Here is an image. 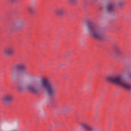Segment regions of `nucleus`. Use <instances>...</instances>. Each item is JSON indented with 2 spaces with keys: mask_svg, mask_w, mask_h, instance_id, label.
<instances>
[{
  "mask_svg": "<svg viewBox=\"0 0 131 131\" xmlns=\"http://www.w3.org/2000/svg\"><path fill=\"white\" fill-rule=\"evenodd\" d=\"M63 110H64V111H67V110H68V107H67V106H64L63 107Z\"/></svg>",
  "mask_w": 131,
  "mask_h": 131,
  "instance_id": "obj_15",
  "label": "nucleus"
},
{
  "mask_svg": "<svg viewBox=\"0 0 131 131\" xmlns=\"http://www.w3.org/2000/svg\"><path fill=\"white\" fill-rule=\"evenodd\" d=\"M64 11V8H58L55 10V14L57 16H63Z\"/></svg>",
  "mask_w": 131,
  "mask_h": 131,
  "instance_id": "obj_10",
  "label": "nucleus"
},
{
  "mask_svg": "<svg viewBox=\"0 0 131 131\" xmlns=\"http://www.w3.org/2000/svg\"><path fill=\"white\" fill-rule=\"evenodd\" d=\"M17 70H20L26 72L27 71V68L24 63H16L14 67L11 68V77L12 80H15V79L20 77V73L17 71Z\"/></svg>",
  "mask_w": 131,
  "mask_h": 131,
  "instance_id": "obj_4",
  "label": "nucleus"
},
{
  "mask_svg": "<svg viewBox=\"0 0 131 131\" xmlns=\"http://www.w3.org/2000/svg\"><path fill=\"white\" fill-rule=\"evenodd\" d=\"M127 76H128V77H131V74L129 73H127Z\"/></svg>",
  "mask_w": 131,
  "mask_h": 131,
  "instance_id": "obj_16",
  "label": "nucleus"
},
{
  "mask_svg": "<svg viewBox=\"0 0 131 131\" xmlns=\"http://www.w3.org/2000/svg\"><path fill=\"white\" fill-rule=\"evenodd\" d=\"M19 91H29L34 94L39 93L40 91L46 90V92L49 96L55 95L58 91L55 84L48 78H44L41 80H32L29 84L25 85L24 82H20L17 85Z\"/></svg>",
  "mask_w": 131,
  "mask_h": 131,
  "instance_id": "obj_1",
  "label": "nucleus"
},
{
  "mask_svg": "<svg viewBox=\"0 0 131 131\" xmlns=\"http://www.w3.org/2000/svg\"><path fill=\"white\" fill-rule=\"evenodd\" d=\"M1 101L4 105L8 106L13 101V95L11 93H7L2 97Z\"/></svg>",
  "mask_w": 131,
  "mask_h": 131,
  "instance_id": "obj_6",
  "label": "nucleus"
},
{
  "mask_svg": "<svg viewBox=\"0 0 131 131\" xmlns=\"http://www.w3.org/2000/svg\"><path fill=\"white\" fill-rule=\"evenodd\" d=\"M107 80H108V81H110L112 83H114V84L122 86V88L126 91H131L130 83L122 80V78L120 75L108 77L107 78Z\"/></svg>",
  "mask_w": 131,
  "mask_h": 131,
  "instance_id": "obj_2",
  "label": "nucleus"
},
{
  "mask_svg": "<svg viewBox=\"0 0 131 131\" xmlns=\"http://www.w3.org/2000/svg\"><path fill=\"white\" fill-rule=\"evenodd\" d=\"M122 54V51H121V48L120 47H117L116 48V55L117 57H119L120 55Z\"/></svg>",
  "mask_w": 131,
  "mask_h": 131,
  "instance_id": "obj_11",
  "label": "nucleus"
},
{
  "mask_svg": "<svg viewBox=\"0 0 131 131\" xmlns=\"http://www.w3.org/2000/svg\"><path fill=\"white\" fill-rule=\"evenodd\" d=\"M10 3H15V2H17V0H9Z\"/></svg>",
  "mask_w": 131,
  "mask_h": 131,
  "instance_id": "obj_14",
  "label": "nucleus"
},
{
  "mask_svg": "<svg viewBox=\"0 0 131 131\" xmlns=\"http://www.w3.org/2000/svg\"><path fill=\"white\" fill-rule=\"evenodd\" d=\"M122 5V2H117L114 0L111 1L109 5H108L106 7V10L107 13H114L115 12V8L116 7H120Z\"/></svg>",
  "mask_w": 131,
  "mask_h": 131,
  "instance_id": "obj_5",
  "label": "nucleus"
},
{
  "mask_svg": "<svg viewBox=\"0 0 131 131\" xmlns=\"http://www.w3.org/2000/svg\"><path fill=\"white\" fill-rule=\"evenodd\" d=\"M87 33L89 35L97 39H105L106 34L100 27L89 26L87 27Z\"/></svg>",
  "mask_w": 131,
  "mask_h": 131,
  "instance_id": "obj_3",
  "label": "nucleus"
},
{
  "mask_svg": "<svg viewBox=\"0 0 131 131\" xmlns=\"http://www.w3.org/2000/svg\"><path fill=\"white\" fill-rule=\"evenodd\" d=\"M14 53V48L12 47H8L5 49L4 51V54L5 56H10V55H13Z\"/></svg>",
  "mask_w": 131,
  "mask_h": 131,
  "instance_id": "obj_9",
  "label": "nucleus"
},
{
  "mask_svg": "<svg viewBox=\"0 0 131 131\" xmlns=\"http://www.w3.org/2000/svg\"><path fill=\"white\" fill-rule=\"evenodd\" d=\"M29 11L31 13H33V9L31 7L29 8Z\"/></svg>",
  "mask_w": 131,
  "mask_h": 131,
  "instance_id": "obj_13",
  "label": "nucleus"
},
{
  "mask_svg": "<svg viewBox=\"0 0 131 131\" xmlns=\"http://www.w3.org/2000/svg\"><path fill=\"white\" fill-rule=\"evenodd\" d=\"M68 2L70 3L77 4L78 0H68Z\"/></svg>",
  "mask_w": 131,
  "mask_h": 131,
  "instance_id": "obj_12",
  "label": "nucleus"
},
{
  "mask_svg": "<svg viewBox=\"0 0 131 131\" xmlns=\"http://www.w3.org/2000/svg\"><path fill=\"white\" fill-rule=\"evenodd\" d=\"M24 25H25L24 21L18 20L13 25L12 28L15 30H19V29H21V28L24 27Z\"/></svg>",
  "mask_w": 131,
  "mask_h": 131,
  "instance_id": "obj_7",
  "label": "nucleus"
},
{
  "mask_svg": "<svg viewBox=\"0 0 131 131\" xmlns=\"http://www.w3.org/2000/svg\"><path fill=\"white\" fill-rule=\"evenodd\" d=\"M81 127L82 128H84L87 131H93L94 128L91 126V124L88 122H84L81 124Z\"/></svg>",
  "mask_w": 131,
  "mask_h": 131,
  "instance_id": "obj_8",
  "label": "nucleus"
}]
</instances>
